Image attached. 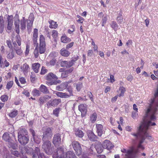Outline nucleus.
I'll list each match as a JSON object with an SVG mask.
<instances>
[{
  "label": "nucleus",
  "instance_id": "nucleus-1",
  "mask_svg": "<svg viewBox=\"0 0 158 158\" xmlns=\"http://www.w3.org/2000/svg\"><path fill=\"white\" fill-rule=\"evenodd\" d=\"M150 110L149 108H147L145 110V115L143 117V122L138 128L137 133H131V135L135 138L140 140L138 148L142 150L144 149V147L141 144L144 139L147 138L150 140H152V137L149 135L147 132L149 127L156 125L154 122H152L156 120V115L152 112L150 111Z\"/></svg>",
  "mask_w": 158,
  "mask_h": 158
},
{
  "label": "nucleus",
  "instance_id": "nucleus-2",
  "mask_svg": "<svg viewBox=\"0 0 158 158\" xmlns=\"http://www.w3.org/2000/svg\"><path fill=\"white\" fill-rule=\"evenodd\" d=\"M53 158H77L75 153L71 151H68L64 154L63 149L57 148L56 152H55L52 156Z\"/></svg>",
  "mask_w": 158,
  "mask_h": 158
},
{
  "label": "nucleus",
  "instance_id": "nucleus-3",
  "mask_svg": "<svg viewBox=\"0 0 158 158\" xmlns=\"http://www.w3.org/2000/svg\"><path fill=\"white\" fill-rule=\"evenodd\" d=\"M34 19L32 15H30L28 20H25L24 17L20 21L21 29L23 30L26 29L27 22V29L30 30L32 26Z\"/></svg>",
  "mask_w": 158,
  "mask_h": 158
},
{
  "label": "nucleus",
  "instance_id": "nucleus-4",
  "mask_svg": "<svg viewBox=\"0 0 158 158\" xmlns=\"http://www.w3.org/2000/svg\"><path fill=\"white\" fill-rule=\"evenodd\" d=\"M39 47H38L39 53L42 54L44 53L46 51L45 40L44 36L41 35L40 37Z\"/></svg>",
  "mask_w": 158,
  "mask_h": 158
},
{
  "label": "nucleus",
  "instance_id": "nucleus-5",
  "mask_svg": "<svg viewBox=\"0 0 158 158\" xmlns=\"http://www.w3.org/2000/svg\"><path fill=\"white\" fill-rule=\"evenodd\" d=\"M42 147L47 154L50 155L52 153V149L51 147V143L49 141L47 140L44 142Z\"/></svg>",
  "mask_w": 158,
  "mask_h": 158
},
{
  "label": "nucleus",
  "instance_id": "nucleus-6",
  "mask_svg": "<svg viewBox=\"0 0 158 158\" xmlns=\"http://www.w3.org/2000/svg\"><path fill=\"white\" fill-rule=\"evenodd\" d=\"M72 144L76 154L78 156L81 155L82 150L80 144L79 142L77 141H74L72 142Z\"/></svg>",
  "mask_w": 158,
  "mask_h": 158
},
{
  "label": "nucleus",
  "instance_id": "nucleus-7",
  "mask_svg": "<svg viewBox=\"0 0 158 158\" xmlns=\"http://www.w3.org/2000/svg\"><path fill=\"white\" fill-rule=\"evenodd\" d=\"M133 150V148L131 147L127 150L124 148L122 149L121 151L125 154V158H134Z\"/></svg>",
  "mask_w": 158,
  "mask_h": 158
},
{
  "label": "nucleus",
  "instance_id": "nucleus-8",
  "mask_svg": "<svg viewBox=\"0 0 158 158\" xmlns=\"http://www.w3.org/2000/svg\"><path fill=\"white\" fill-rule=\"evenodd\" d=\"M52 135V131L49 128H47L43 132V139L47 138L51 139Z\"/></svg>",
  "mask_w": 158,
  "mask_h": 158
},
{
  "label": "nucleus",
  "instance_id": "nucleus-9",
  "mask_svg": "<svg viewBox=\"0 0 158 158\" xmlns=\"http://www.w3.org/2000/svg\"><path fill=\"white\" fill-rule=\"evenodd\" d=\"M53 143L55 146H59L61 143L60 135L59 133L55 135L53 139Z\"/></svg>",
  "mask_w": 158,
  "mask_h": 158
},
{
  "label": "nucleus",
  "instance_id": "nucleus-10",
  "mask_svg": "<svg viewBox=\"0 0 158 158\" xmlns=\"http://www.w3.org/2000/svg\"><path fill=\"white\" fill-rule=\"evenodd\" d=\"M40 150L38 147H36L34 152L32 153V158H42L43 154L40 153Z\"/></svg>",
  "mask_w": 158,
  "mask_h": 158
},
{
  "label": "nucleus",
  "instance_id": "nucleus-11",
  "mask_svg": "<svg viewBox=\"0 0 158 158\" xmlns=\"http://www.w3.org/2000/svg\"><path fill=\"white\" fill-rule=\"evenodd\" d=\"M14 25L15 28V31L18 34L19 33V22L20 21L19 19V16L16 15L14 18Z\"/></svg>",
  "mask_w": 158,
  "mask_h": 158
},
{
  "label": "nucleus",
  "instance_id": "nucleus-12",
  "mask_svg": "<svg viewBox=\"0 0 158 158\" xmlns=\"http://www.w3.org/2000/svg\"><path fill=\"white\" fill-rule=\"evenodd\" d=\"M20 135H19V136H18L19 141L21 144L25 145L27 143L29 140L28 135H25V136H22Z\"/></svg>",
  "mask_w": 158,
  "mask_h": 158
},
{
  "label": "nucleus",
  "instance_id": "nucleus-13",
  "mask_svg": "<svg viewBox=\"0 0 158 158\" xmlns=\"http://www.w3.org/2000/svg\"><path fill=\"white\" fill-rule=\"evenodd\" d=\"M61 102L60 99H55L52 101H49L47 104V106L48 108L51 106H57Z\"/></svg>",
  "mask_w": 158,
  "mask_h": 158
},
{
  "label": "nucleus",
  "instance_id": "nucleus-14",
  "mask_svg": "<svg viewBox=\"0 0 158 158\" xmlns=\"http://www.w3.org/2000/svg\"><path fill=\"white\" fill-rule=\"evenodd\" d=\"M102 146L103 148L107 149L109 150L113 148L114 146L109 140H105L103 143Z\"/></svg>",
  "mask_w": 158,
  "mask_h": 158
},
{
  "label": "nucleus",
  "instance_id": "nucleus-15",
  "mask_svg": "<svg viewBox=\"0 0 158 158\" xmlns=\"http://www.w3.org/2000/svg\"><path fill=\"white\" fill-rule=\"evenodd\" d=\"M13 16L12 15L8 16L7 18L8 24L7 29L8 31L7 32L9 33L12 28V27L13 25Z\"/></svg>",
  "mask_w": 158,
  "mask_h": 158
},
{
  "label": "nucleus",
  "instance_id": "nucleus-16",
  "mask_svg": "<svg viewBox=\"0 0 158 158\" xmlns=\"http://www.w3.org/2000/svg\"><path fill=\"white\" fill-rule=\"evenodd\" d=\"M45 78L48 81H47L51 82L53 81V80H57L58 77L56 75L50 73L46 76Z\"/></svg>",
  "mask_w": 158,
  "mask_h": 158
},
{
  "label": "nucleus",
  "instance_id": "nucleus-17",
  "mask_svg": "<svg viewBox=\"0 0 158 158\" xmlns=\"http://www.w3.org/2000/svg\"><path fill=\"white\" fill-rule=\"evenodd\" d=\"M73 64V60L70 61H62L60 63V65L62 67H65L66 68H69L72 66Z\"/></svg>",
  "mask_w": 158,
  "mask_h": 158
},
{
  "label": "nucleus",
  "instance_id": "nucleus-18",
  "mask_svg": "<svg viewBox=\"0 0 158 158\" xmlns=\"http://www.w3.org/2000/svg\"><path fill=\"white\" fill-rule=\"evenodd\" d=\"M87 135L89 139L91 141H95L97 140V137L91 131H88L87 132Z\"/></svg>",
  "mask_w": 158,
  "mask_h": 158
},
{
  "label": "nucleus",
  "instance_id": "nucleus-19",
  "mask_svg": "<svg viewBox=\"0 0 158 158\" xmlns=\"http://www.w3.org/2000/svg\"><path fill=\"white\" fill-rule=\"evenodd\" d=\"M34 46L35 45L36 47L34 51V54L35 58H37L39 56L38 43H37V39H32Z\"/></svg>",
  "mask_w": 158,
  "mask_h": 158
},
{
  "label": "nucleus",
  "instance_id": "nucleus-20",
  "mask_svg": "<svg viewBox=\"0 0 158 158\" xmlns=\"http://www.w3.org/2000/svg\"><path fill=\"white\" fill-rule=\"evenodd\" d=\"M78 109L81 112V115H84L87 112V105L86 104H81L78 106Z\"/></svg>",
  "mask_w": 158,
  "mask_h": 158
},
{
  "label": "nucleus",
  "instance_id": "nucleus-21",
  "mask_svg": "<svg viewBox=\"0 0 158 158\" xmlns=\"http://www.w3.org/2000/svg\"><path fill=\"white\" fill-rule=\"evenodd\" d=\"M13 44L14 49L15 50L16 53L19 55H21L23 53V51L21 48L20 46H18L15 42H14Z\"/></svg>",
  "mask_w": 158,
  "mask_h": 158
},
{
  "label": "nucleus",
  "instance_id": "nucleus-22",
  "mask_svg": "<svg viewBox=\"0 0 158 158\" xmlns=\"http://www.w3.org/2000/svg\"><path fill=\"white\" fill-rule=\"evenodd\" d=\"M68 85V83L65 82L61 84L56 87V89L58 91H62L65 89Z\"/></svg>",
  "mask_w": 158,
  "mask_h": 158
},
{
  "label": "nucleus",
  "instance_id": "nucleus-23",
  "mask_svg": "<svg viewBox=\"0 0 158 158\" xmlns=\"http://www.w3.org/2000/svg\"><path fill=\"white\" fill-rule=\"evenodd\" d=\"M96 126L97 128V132L98 135L101 136L103 133V126L100 124H96Z\"/></svg>",
  "mask_w": 158,
  "mask_h": 158
},
{
  "label": "nucleus",
  "instance_id": "nucleus-24",
  "mask_svg": "<svg viewBox=\"0 0 158 158\" xmlns=\"http://www.w3.org/2000/svg\"><path fill=\"white\" fill-rule=\"evenodd\" d=\"M11 154L15 156L18 157L20 156V158H27L25 156H24L22 153L21 155L18 151L13 149L11 151Z\"/></svg>",
  "mask_w": 158,
  "mask_h": 158
},
{
  "label": "nucleus",
  "instance_id": "nucleus-25",
  "mask_svg": "<svg viewBox=\"0 0 158 158\" xmlns=\"http://www.w3.org/2000/svg\"><path fill=\"white\" fill-rule=\"evenodd\" d=\"M27 131L25 128L22 127L20 128L19 129V132H18V136L19 135H20L21 136H25V135H28Z\"/></svg>",
  "mask_w": 158,
  "mask_h": 158
},
{
  "label": "nucleus",
  "instance_id": "nucleus-26",
  "mask_svg": "<svg viewBox=\"0 0 158 158\" xmlns=\"http://www.w3.org/2000/svg\"><path fill=\"white\" fill-rule=\"evenodd\" d=\"M39 89L40 91L44 94H48L49 93V90L48 88L43 85H41L40 86Z\"/></svg>",
  "mask_w": 158,
  "mask_h": 158
},
{
  "label": "nucleus",
  "instance_id": "nucleus-27",
  "mask_svg": "<svg viewBox=\"0 0 158 158\" xmlns=\"http://www.w3.org/2000/svg\"><path fill=\"white\" fill-rule=\"evenodd\" d=\"M71 40L67 37L65 34L63 35L61 37V41L64 43H66L70 42Z\"/></svg>",
  "mask_w": 158,
  "mask_h": 158
},
{
  "label": "nucleus",
  "instance_id": "nucleus-28",
  "mask_svg": "<svg viewBox=\"0 0 158 158\" xmlns=\"http://www.w3.org/2000/svg\"><path fill=\"white\" fill-rule=\"evenodd\" d=\"M56 94L58 97L61 98H67L69 97V96L66 93L62 92H56Z\"/></svg>",
  "mask_w": 158,
  "mask_h": 158
},
{
  "label": "nucleus",
  "instance_id": "nucleus-29",
  "mask_svg": "<svg viewBox=\"0 0 158 158\" xmlns=\"http://www.w3.org/2000/svg\"><path fill=\"white\" fill-rule=\"evenodd\" d=\"M61 55L65 57L68 56L70 54V52L64 48H62L60 51Z\"/></svg>",
  "mask_w": 158,
  "mask_h": 158
},
{
  "label": "nucleus",
  "instance_id": "nucleus-30",
  "mask_svg": "<svg viewBox=\"0 0 158 158\" xmlns=\"http://www.w3.org/2000/svg\"><path fill=\"white\" fill-rule=\"evenodd\" d=\"M117 21L119 24H121L123 22V19L122 16V12L120 11L116 18Z\"/></svg>",
  "mask_w": 158,
  "mask_h": 158
},
{
  "label": "nucleus",
  "instance_id": "nucleus-31",
  "mask_svg": "<svg viewBox=\"0 0 158 158\" xmlns=\"http://www.w3.org/2000/svg\"><path fill=\"white\" fill-rule=\"evenodd\" d=\"M21 69L23 71L24 73L25 74L28 72L29 68L27 64H25L21 67Z\"/></svg>",
  "mask_w": 158,
  "mask_h": 158
},
{
  "label": "nucleus",
  "instance_id": "nucleus-32",
  "mask_svg": "<svg viewBox=\"0 0 158 158\" xmlns=\"http://www.w3.org/2000/svg\"><path fill=\"white\" fill-rule=\"evenodd\" d=\"M4 27V21L2 16H0V33H2Z\"/></svg>",
  "mask_w": 158,
  "mask_h": 158
},
{
  "label": "nucleus",
  "instance_id": "nucleus-33",
  "mask_svg": "<svg viewBox=\"0 0 158 158\" xmlns=\"http://www.w3.org/2000/svg\"><path fill=\"white\" fill-rule=\"evenodd\" d=\"M50 23L49 27L51 28L55 29L58 27V24L57 23L53 20H50L49 21Z\"/></svg>",
  "mask_w": 158,
  "mask_h": 158
},
{
  "label": "nucleus",
  "instance_id": "nucleus-34",
  "mask_svg": "<svg viewBox=\"0 0 158 158\" xmlns=\"http://www.w3.org/2000/svg\"><path fill=\"white\" fill-rule=\"evenodd\" d=\"M110 25L111 27L114 29L115 31H116L117 30L118 26L116 22L114 21H112L110 24Z\"/></svg>",
  "mask_w": 158,
  "mask_h": 158
},
{
  "label": "nucleus",
  "instance_id": "nucleus-35",
  "mask_svg": "<svg viewBox=\"0 0 158 158\" xmlns=\"http://www.w3.org/2000/svg\"><path fill=\"white\" fill-rule=\"evenodd\" d=\"M75 134L76 135L80 138L82 137L84 134L83 131L79 129H76L75 131Z\"/></svg>",
  "mask_w": 158,
  "mask_h": 158
},
{
  "label": "nucleus",
  "instance_id": "nucleus-36",
  "mask_svg": "<svg viewBox=\"0 0 158 158\" xmlns=\"http://www.w3.org/2000/svg\"><path fill=\"white\" fill-rule=\"evenodd\" d=\"M40 66V64L38 63H35L33 64V69L36 73H38Z\"/></svg>",
  "mask_w": 158,
  "mask_h": 158
},
{
  "label": "nucleus",
  "instance_id": "nucleus-37",
  "mask_svg": "<svg viewBox=\"0 0 158 158\" xmlns=\"http://www.w3.org/2000/svg\"><path fill=\"white\" fill-rule=\"evenodd\" d=\"M3 139L6 141H10V137L9 134L7 133H5L2 136Z\"/></svg>",
  "mask_w": 158,
  "mask_h": 158
},
{
  "label": "nucleus",
  "instance_id": "nucleus-38",
  "mask_svg": "<svg viewBox=\"0 0 158 158\" xmlns=\"http://www.w3.org/2000/svg\"><path fill=\"white\" fill-rule=\"evenodd\" d=\"M97 118V114L94 113L91 115L90 120L92 123H94L96 121Z\"/></svg>",
  "mask_w": 158,
  "mask_h": 158
},
{
  "label": "nucleus",
  "instance_id": "nucleus-39",
  "mask_svg": "<svg viewBox=\"0 0 158 158\" xmlns=\"http://www.w3.org/2000/svg\"><path fill=\"white\" fill-rule=\"evenodd\" d=\"M61 81L60 80H57L51 82L46 81V84L48 85H56L57 84L60 83Z\"/></svg>",
  "mask_w": 158,
  "mask_h": 158
},
{
  "label": "nucleus",
  "instance_id": "nucleus-40",
  "mask_svg": "<svg viewBox=\"0 0 158 158\" xmlns=\"http://www.w3.org/2000/svg\"><path fill=\"white\" fill-rule=\"evenodd\" d=\"M13 84L14 82L12 81L8 82L6 86V88L8 90H9L12 87Z\"/></svg>",
  "mask_w": 158,
  "mask_h": 158
},
{
  "label": "nucleus",
  "instance_id": "nucleus-41",
  "mask_svg": "<svg viewBox=\"0 0 158 158\" xmlns=\"http://www.w3.org/2000/svg\"><path fill=\"white\" fill-rule=\"evenodd\" d=\"M18 114V111L16 110H14L9 114V116L11 118H14Z\"/></svg>",
  "mask_w": 158,
  "mask_h": 158
},
{
  "label": "nucleus",
  "instance_id": "nucleus-42",
  "mask_svg": "<svg viewBox=\"0 0 158 158\" xmlns=\"http://www.w3.org/2000/svg\"><path fill=\"white\" fill-rule=\"evenodd\" d=\"M33 96H38L40 95V91L36 89H34L32 92Z\"/></svg>",
  "mask_w": 158,
  "mask_h": 158
},
{
  "label": "nucleus",
  "instance_id": "nucleus-43",
  "mask_svg": "<svg viewBox=\"0 0 158 158\" xmlns=\"http://www.w3.org/2000/svg\"><path fill=\"white\" fill-rule=\"evenodd\" d=\"M49 98V97L48 96H46L44 97L40 98V101L41 102L43 103L46 102L47 100Z\"/></svg>",
  "mask_w": 158,
  "mask_h": 158
},
{
  "label": "nucleus",
  "instance_id": "nucleus-44",
  "mask_svg": "<svg viewBox=\"0 0 158 158\" xmlns=\"http://www.w3.org/2000/svg\"><path fill=\"white\" fill-rule=\"evenodd\" d=\"M75 27L74 25H72L70 27V29H69L68 30V33L72 34L73 32L75 31Z\"/></svg>",
  "mask_w": 158,
  "mask_h": 158
},
{
  "label": "nucleus",
  "instance_id": "nucleus-45",
  "mask_svg": "<svg viewBox=\"0 0 158 158\" xmlns=\"http://www.w3.org/2000/svg\"><path fill=\"white\" fill-rule=\"evenodd\" d=\"M38 36V30L35 28L34 29L32 39H37Z\"/></svg>",
  "mask_w": 158,
  "mask_h": 158
},
{
  "label": "nucleus",
  "instance_id": "nucleus-46",
  "mask_svg": "<svg viewBox=\"0 0 158 158\" xmlns=\"http://www.w3.org/2000/svg\"><path fill=\"white\" fill-rule=\"evenodd\" d=\"M119 90L121 91V93L119 95V97H122L124 95V94L125 91V89L123 87H120L119 88Z\"/></svg>",
  "mask_w": 158,
  "mask_h": 158
},
{
  "label": "nucleus",
  "instance_id": "nucleus-47",
  "mask_svg": "<svg viewBox=\"0 0 158 158\" xmlns=\"http://www.w3.org/2000/svg\"><path fill=\"white\" fill-rule=\"evenodd\" d=\"M16 40L19 46H20L21 43V40L20 36L18 35L16 36Z\"/></svg>",
  "mask_w": 158,
  "mask_h": 158
},
{
  "label": "nucleus",
  "instance_id": "nucleus-48",
  "mask_svg": "<svg viewBox=\"0 0 158 158\" xmlns=\"http://www.w3.org/2000/svg\"><path fill=\"white\" fill-rule=\"evenodd\" d=\"M60 110V108H56L53 110V114L56 116H58L59 112Z\"/></svg>",
  "mask_w": 158,
  "mask_h": 158
},
{
  "label": "nucleus",
  "instance_id": "nucleus-49",
  "mask_svg": "<svg viewBox=\"0 0 158 158\" xmlns=\"http://www.w3.org/2000/svg\"><path fill=\"white\" fill-rule=\"evenodd\" d=\"M52 35L54 38H56L58 36L57 31L55 30H53L52 32Z\"/></svg>",
  "mask_w": 158,
  "mask_h": 158
},
{
  "label": "nucleus",
  "instance_id": "nucleus-50",
  "mask_svg": "<svg viewBox=\"0 0 158 158\" xmlns=\"http://www.w3.org/2000/svg\"><path fill=\"white\" fill-rule=\"evenodd\" d=\"M8 99V97L6 95H2L1 97V100L3 102L6 101Z\"/></svg>",
  "mask_w": 158,
  "mask_h": 158
},
{
  "label": "nucleus",
  "instance_id": "nucleus-51",
  "mask_svg": "<svg viewBox=\"0 0 158 158\" xmlns=\"http://www.w3.org/2000/svg\"><path fill=\"white\" fill-rule=\"evenodd\" d=\"M5 59H3L2 56L0 54V67H2L4 65V62Z\"/></svg>",
  "mask_w": 158,
  "mask_h": 158
},
{
  "label": "nucleus",
  "instance_id": "nucleus-52",
  "mask_svg": "<svg viewBox=\"0 0 158 158\" xmlns=\"http://www.w3.org/2000/svg\"><path fill=\"white\" fill-rule=\"evenodd\" d=\"M138 112L136 111H133L132 113V117L134 118H135L138 117Z\"/></svg>",
  "mask_w": 158,
  "mask_h": 158
},
{
  "label": "nucleus",
  "instance_id": "nucleus-53",
  "mask_svg": "<svg viewBox=\"0 0 158 158\" xmlns=\"http://www.w3.org/2000/svg\"><path fill=\"white\" fill-rule=\"evenodd\" d=\"M82 86L81 83H79L76 85V89L78 91H79L81 89Z\"/></svg>",
  "mask_w": 158,
  "mask_h": 158
},
{
  "label": "nucleus",
  "instance_id": "nucleus-54",
  "mask_svg": "<svg viewBox=\"0 0 158 158\" xmlns=\"http://www.w3.org/2000/svg\"><path fill=\"white\" fill-rule=\"evenodd\" d=\"M6 44L9 47L10 49H12L13 46L11 44V41L9 40H7L6 41Z\"/></svg>",
  "mask_w": 158,
  "mask_h": 158
},
{
  "label": "nucleus",
  "instance_id": "nucleus-55",
  "mask_svg": "<svg viewBox=\"0 0 158 158\" xmlns=\"http://www.w3.org/2000/svg\"><path fill=\"white\" fill-rule=\"evenodd\" d=\"M96 149L98 153H101L103 151V148L102 147H99L98 146L96 147Z\"/></svg>",
  "mask_w": 158,
  "mask_h": 158
},
{
  "label": "nucleus",
  "instance_id": "nucleus-56",
  "mask_svg": "<svg viewBox=\"0 0 158 158\" xmlns=\"http://www.w3.org/2000/svg\"><path fill=\"white\" fill-rule=\"evenodd\" d=\"M47 72V70L44 67H42L41 71V74H44Z\"/></svg>",
  "mask_w": 158,
  "mask_h": 158
},
{
  "label": "nucleus",
  "instance_id": "nucleus-57",
  "mask_svg": "<svg viewBox=\"0 0 158 158\" xmlns=\"http://www.w3.org/2000/svg\"><path fill=\"white\" fill-rule=\"evenodd\" d=\"M14 57V53L12 52L9 53L7 55V58L9 59H12Z\"/></svg>",
  "mask_w": 158,
  "mask_h": 158
},
{
  "label": "nucleus",
  "instance_id": "nucleus-58",
  "mask_svg": "<svg viewBox=\"0 0 158 158\" xmlns=\"http://www.w3.org/2000/svg\"><path fill=\"white\" fill-rule=\"evenodd\" d=\"M19 81L22 84H24L26 83V80L24 78L21 77L19 78Z\"/></svg>",
  "mask_w": 158,
  "mask_h": 158
},
{
  "label": "nucleus",
  "instance_id": "nucleus-59",
  "mask_svg": "<svg viewBox=\"0 0 158 158\" xmlns=\"http://www.w3.org/2000/svg\"><path fill=\"white\" fill-rule=\"evenodd\" d=\"M88 94L89 98L91 99V101L93 102L94 101V99L93 98V95L91 92H88Z\"/></svg>",
  "mask_w": 158,
  "mask_h": 158
},
{
  "label": "nucleus",
  "instance_id": "nucleus-60",
  "mask_svg": "<svg viewBox=\"0 0 158 158\" xmlns=\"http://www.w3.org/2000/svg\"><path fill=\"white\" fill-rule=\"evenodd\" d=\"M67 90L68 92L69 93V97L70 96H73V90L71 88H67Z\"/></svg>",
  "mask_w": 158,
  "mask_h": 158
},
{
  "label": "nucleus",
  "instance_id": "nucleus-61",
  "mask_svg": "<svg viewBox=\"0 0 158 158\" xmlns=\"http://www.w3.org/2000/svg\"><path fill=\"white\" fill-rule=\"evenodd\" d=\"M74 44V43L72 42L71 43H70L69 44H68L66 46V48L67 49L69 48H71V47H72Z\"/></svg>",
  "mask_w": 158,
  "mask_h": 158
},
{
  "label": "nucleus",
  "instance_id": "nucleus-62",
  "mask_svg": "<svg viewBox=\"0 0 158 158\" xmlns=\"http://www.w3.org/2000/svg\"><path fill=\"white\" fill-rule=\"evenodd\" d=\"M27 153L30 154L33 151V149L31 148H28L26 150Z\"/></svg>",
  "mask_w": 158,
  "mask_h": 158
},
{
  "label": "nucleus",
  "instance_id": "nucleus-63",
  "mask_svg": "<svg viewBox=\"0 0 158 158\" xmlns=\"http://www.w3.org/2000/svg\"><path fill=\"white\" fill-rule=\"evenodd\" d=\"M118 96V95H117L112 98L111 100L112 102H115L116 101Z\"/></svg>",
  "mask_w": 158,
  "mask_h": 158
},
{
  "label": "nucleus",
  "instance_id": "nucleus-64",
  "mask_svg": "<svg viewBox=\"0 0 158 158\" xmlns=\"http://www.w3.org/2000/svg\"><path fill=\"white\" fill-rule=\"evenodd\" d=\"M127 79L128 81H131L133 80V77L131 75H129L127 77Z\"/></svg>",
  "mask_w": 158,
  "mask_h": 158
}]
</instances>
